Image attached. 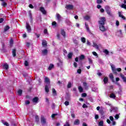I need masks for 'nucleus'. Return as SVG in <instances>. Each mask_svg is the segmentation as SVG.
Listing matches in <instances>:
<instances>
[{"mask_svg": "<svg viewBox=\"0 0 126 126\" xmlns=\"http://www.w3.org/2000/svg\"><path fill=\"white\" fill-rule=\"evenodd\" d=\"M105 22H106V18L101 17L100 21H98L99 27L100 31L105 32L106 31V28H105Z\"/></svg>", "mask_w": 126, "mask_h": 126, "instance_id": "nucleus-1", "label": "nucleus"}, {"mask_svg": "<svg viewBox=\"0 0 126 126\" xmlns=\"http://www.w3.org/2000/svg\"><path fill=\"white\" fill-rule=\"evenodd\" d=\"M105 9L106 12L109 15V16H112V12L111 11V7L107 5L105 7Z\"/></svg>", "mask_w": 126, "mask_h": 126, "instance_id": "nucleus-2", "label": "nucleus"}, {"mask_svg": "<svg viewBox=\"0 0 126 126\" xmlns=\"http://www.w3.org/2000/svg\"><path fill=\"white\" fill-rule=\"evenodd\" d=\"M26 29L29 33L31 32V27L28 22H26Z\"/></svg>", "mask_w": 126, "mask_h": 126, "instance_id": "nucleus-3", "label": "nucleus"}, {"mask_svg": "<svg viewBox=\"0 0 126 126\" xmlns=\"http://www.w3.org/2000/svg\"><path fill=\"white\" fill-rule=\"evenodd\" d=\"M74 6L71 4H67L66 5L65 8L67 9H69L70 10H72L73 9Z\"/></svg>", "mask_w": 126, "mask_h": 126, "instance_id": "nucleus-4", "label": "nucleus"}, {"mask_svg": "<svg viewBox=\"0 0 126 126\" xmlns=\"http://www.w3.org/2000/svg\"><path fill=\"white\" fill-rule=\"evenodd\" d=\"M41 123L42 126H44V125L46 124V119H45V117H44V116H42L41 117Z\"/></svg>", "mask_w": 126, "mask_h": 126, "instance_id": "nucleus-5", "label": "nucleus"}, {"mask_svg": "<svg viewBox=\"0 0 126 126\" xmlns=\"http://www.w3.org/2000/svg\"><path fill=\"white\" fill-rule=\"evenodd\" d=\"M42 45L44 48H46V47H47L48 46V43H47V41L46 40H42Z\"/></svg>", "mask_w": 126, "mask_h": 126, "instance_id": "nucleus-6", "label": "nucleus"}, {"mask_svg": "<svg viewBox=\"0 0 126 126\" xmlns=\"http://www.w3.org/2000/svg\"><path fill=\"white\" fill-rule=\"evenodd\" d=\"M40 11L43 14H47V11H46V10H45V8L44 7H40Z\"/></svg>", "mask_w": 126, "mask_h": 126, "instance_id": "nucleus-7", "label": "nucleus"}, {"mask_svg": "<svg viewBox=\"0 0 126 126\" xmlns=\"http://www.w3.org/2000/svg\"><path fill=\"white\" fill-rule=\"evenodd\" d=\"M111 69L112 70L113 73L114 74H117L118 72H117V69H116V67H115V66L111 65Z\"/></svg>", "mask_w": 126, "mask_h": 126, "instance_id": "nucleus-8", "label": "nucleus"}, {"mask_svg": "<svg viewBox=\"0 0 126 126\" xmlns=\"http://www.w3.org/2000/svg\"><path fill=\"white\" fill-rule=\"evenodd\" d=\"M61 34L63 37V38H65L66 37L65 31H64V30L63 29L61 30Z\"/></svg>", "mask_w": 126, "mask_h": 126, "instance_id": "nucleus-9", "label": "nucleus"}, {"mask_svg": "<svg viewBox=\"0 0 126 126\" xmlns=\"http://www.w3.org/2000/svg\"><path fill=\"white\" fill-rule=\"evenodd\" d=\"M12 55L14 58L16 57V49H13L12 50Z\"/></svg>", "mask_w": 126, "mask_h": 126, "instance_id": "nucleus-10", "label": "nucleus"}, {"mask_svg": "<svg viewBox=\"0 0 126 126\" xmlns=\"http://www.w3.org/2000/svg\"><path fill=\"white\" fill-rule=\"evenodd\" d=\"M118 14H119V17H121V18H122V19H123L124 20H126V17H125V16H123L122 14V12H121L120 11L118 12Z\"/></svg>", "mask_w": 126, "mask_h": 126, "instance_id": "nucleus-11", "label": "nucleus"}, {"mask_svg": "<svg viewBox=\"0 0 126 126\" xmlns=\"http://www.w3.org/2000/svg\"><path fill=\"white\" fill-rule=\"evenodd\" d=\"M80 124V121L78 119H76L74 122V126H78Z\"/></svg>", "mask_w": 126, "mask_h": 126, "instance_id": "nucleus-12", "label": "nucleus"}, {"mask_svg": "<svg viewBox=\"0 0 126 126\" xmlns=\"http://www.w3.org/2000/svg\"><path fill=\"white\" fill-rule=\"evenodd\" d=\"M109 78L112 80V82H115V80H114V75L112 73L109 74Z\"/></svg>", "mask_w": 126, "mask_h": 126, "instance_id": "nucleus-13", "label": "nucleus"}, {"mask_svg": "<svg viewBox=\"0 0 126 126\" xmlns=\"http://www.w3.org/2000/svg\"><path fill=\"white\" fill-rule=\"evenodd\" d=\"M85 25L86 26V29L87 31H88V32H90V29H89V26L88 25V24H87V23H85Z\"/></svg>", "mask_w": 126, "mask_h": 126, "instance_id": "nucleus-14", "label": "nucleus"}, {"mask_svg": "<svg viewBox=\"0 0 126 126\" xmlns=\"http://www.w3.org/2000/svg\"><path fill=\"white\" fill-rule=\"evenodd\" d=\"M124 3L125 4H122L121 5V7L122 8H124V9H126V0H124Z\"/></svg>", "mask_w": 126, "mask_h": 126, "instance_id": "nucleus-15", "label": "nucleus"}, {"mask_svg": "<svg viewBox=\"0 0 126 126\" xmlns=\"http://www.w3.org/2000/svg\"><path fill=\"white\" fill-rule=\"evenodd\" d=\"M2 67H3V68H4V69H6V70L8 69V67H9L8 64H7V63L4 64L2 65Z\"/></svg>", "mask_w": 126, "mask_h": 126, "instance_id": "nucleus-16", "label": "nucleus"}, {"mask_svg": "<svg viewBox=\"0 0 126 126\" xmlns=\"http://www.w3.org/2000/svg\"><path fill=\"white\" fill-rule=\"evenodd\" d=\"M38 100H39V98L37 97H34L32 99V102L33 103H38Z\"/></svg>", "mask_w": 126, "mask_h": 126, "instance_id": "nucleus-17", "label": "nucleus"}, {"mask_svg": "<svg viewBox=\"0 0 126 126\" xmlns=\"http://www.w3.org/2000/svg\"><path fill=\"white\" fill-rule=\"evenodd\" d=\"M108 81H109L108 77H105L103 79V82L104 84H107V83H108Z\"/></svg>", "mask_w": 126, "mask_h": 126, "instance_id": "nucleus-18", "label": "nucleus"}, {"mask_svg": "<svg viewBox=\"0 0 126 126\" xmlns=\"http://www.w3.org/2000/svg\"><path fill=\"white\" fill-rule=\"evenodd\" d=\"M45 91L46 93H49L50 90H49V86L45 85Z\"/></svg>", "mask_w": 126, "mask_h": 126, "instance_id": "nucleus-19", "label": "nucleus"}, {"mask_svg": "<svg viewBox=\"0 0 126 126\" xmlns=\"http://www.w3.org/2000/svg\"><path fill=\"white\" fill-rule=\"evenodd\" d=\"M10 28V27H9V26H6L4 28V32H6V31H8Z\"/></svg>", "mask_w": 126, "mask_h": 126, "instance_id": "nucleus-20", "label": "nucleus"}, {"mask_svg": "<svg viewBox=\"0 0 126 126\" xmlns=\"http://www.w3.org/2000/svg\"><path fill=\"white\" fill-rule=\"evenodd\" d=\"M93 46L95 47L97 50H99V46L96 43L93 42Z\"/></svg>", "mask_w": 126, "mask_h": 126, "instance_id": "nucleus-21", "label": "nucleus"}, {"mask_svg": "<svg viewBox=\"0 0 126 126\" xmlns=\"http://www.w3.org/2000/svg\"><path fill=\"white\" fill-rule=\"evenodd\" d=\"M83 85L85 88V89H88V84H87V83L86 82H83Z\"/></svg>", "mask_w": 126, "mask_h": 126, "instance_id": "nucleus-22", "label": "nucleus"}, {"mask_svg": "<svg viewBox=\"0 0 126 126\" xmlns=\"http://www.w3.org/2000/svg\"><path fill=\"white\" fill-rule=\"evenodd\" d=\"M42 53L44 55V56H46L48 54V50L44 49V50L42 51Z\"/></svg>", "mask_w": 126, "mask_h": 126, "instance_id": "nucleus-23", "label": "nucleus"}, {"mask_svg": "<svg viewBox=\"0 0 126 126\" xmlns=\"http://www.w3.org/2000/svg\"><path fill=\"white\" fill-rule=\"evenodd\" d=\"M57 18L58 21H61L62 16H61V15H60V14L57 13Z\"/></svg>", "mask_w": 126, "mask_h": 126, "instance_id": "nucleus-24", "label": "nucleus"}, {"mask_svg": "<svg viewBox=\"0 0 126 126\" xmlns=\"http://www.w3.org/2000/svg\"><path fill=\"white\" fill-rule=\"evenodd\" d=\"M73 54L71 52H70L68 55H67V57L68 59H72V56H73Z\"/></svg>", "mask_w": 126, "mask_h": 126, "instance_id": "nucleus-25", "label": "nucleus"}, {"mask_svg": "<svg viewBox=\"0 0 126 126\" xmlns=\"http://www.w3.org/2000/svg\"><path fill=\"white\" fill-rule=\"evenodd\" d=\"M52 92H53V96H57V91H56V89L53 88Z\"/></svg>", "mask_w": 126, "mask_h": 126, "instance_id": "nucleus-26", "label": "nucleus"}, {"mask_svg": "<svg viewBox=\"0 0 126 126\" xmlns=\"http://www.w3.org/2000/svg\"><path fill=\"white\" fill-rule=\"evenodd\" d=\"M45 82L46 83H48L49 85H50V79L48 77H46L45 78Z\"/></svg>", "mask_w": 126, "mask_h": 126, "instance_id": "nucleus-27", "label": "nucleus"}, {"mask_svg": "<svg viewBox=\"0 0 126 126\" xmlns=\"http://www.w3.org/2000/svg\"><path fill=\"white\" fill-rule=\"evenodd\" d=\"M71 118H73V119L75 118V114H74V111L73 110L71 111Z\"/></svg>", "mask_w": 126, "mask_h": 126, "instance_id": "nucleus-28", "label": "nucleus"}, {"mask_svg": "<svg viewBox=\"0 0 126 126\" xmlns=\"http://www.w3.org/2000/svg\"><path fill=\"white\" fill-rule=\"evenodd\" d=\"M17 93L18 95H19V96H21V95H22V90L21 89L18 90V91H17Z\"/></svg>", "mask_w": 126, "mask_h": 126, "instance_id": "nucleus-29", "label": "nucleus"}, {"mask_svg": "<svg viewBox=\"0 0 126 126\" xmlns=\"http://www.w3.org/2000/svg\"><path fill=\"white\" fill-rule=\"evenodd\" d=\"M79 59L80 61H82L83 60H84L85 59V56H84V55H81L79 57Z\"/></svg>", "mask_w": 126, "mask_h": 126, "instance_id": "nucleus-30", "label": "nucleus"}, {"mask_svg": "<svg viewBox=\"0 0 126 126\" xmlns=\"http://www.w3.org/2000/svg\"><path fill=\"white\" fill-rule=\"evenodd\" d=\"M78 90L80 93H82V92H83V88H82V87L81 86L78 87Z\"/></svg>", "mask_w": 126, "mask_h": 126, "instance_id": "nucleus-31", "label": "nucleus"}, {"mask_svg": "<svg viewBox=\"0 0 126 126\" xmlns=\"http://www.w3.org/2000/svg\"><path fill=\"white\" fill-rule=\"evenodd\" d=\"M98 126H104V121H100L98 123Z\"/></svg>", "mask_w": 126, "mask_h": 126, "instance_id": "nucleus-32", "label": "nucleus"}, {"mask_svg": "<svg viewBox=\"0 0 126 126\" xmlns=\"http://www.w3.org/2000/svg\"><path fill=\"white\" fill-rule=\"evenodd\" d=\"M1 4V5H2V6H4V7H5V6H7V3H6V2L3 1H2Z\"/></svg>", "mask_w": 126, "mask_h": 126, "instance_id": "nucleus-33", "label": "nucleus"}, {"mask_svg": "<svg viewBox=\"0 0 126 126\" xmlns=\"http://www.w3.org/2000/svg\"><path fill=\"white\" fill-rule=\"evenodd\" d=\"M110 98H112L113 99H115L116 98V95L115 94H111L110 95Z\"/></svg>", "mask_w": 126, "mask_h": 126, "instance_id": "nucleus-34", "label": "nucleus"}, {"mask_svg": "<svg viewBox=\"0 0 126 126\" xmlns=\"http://www.w3.org/2000/svg\"><path fill=\"white\" fill-rule=\"evenodd\" d=\"M53 67H54V65L51 63L48 67L49 70H51L52 68H53Z\"/></svg>", "mask_w": 126, "mask_h": 126, "instance_id": "nucleus-35", "label": "nucleus"}, {"mask_svg": "<svg viewBox=\"0 0 126 126\" xmlns=\"http://www.w3.org/2000/svg\"><path fill=\"white\" fill-rule=\"evenodd\" d=\"M88 61L90 64H92L93 63V60L91 59V58H88Z\"/></svg>", "mask_w": 126, "mask_h": 126, "instance_id": "nucleus-36", "label": "nucleus"}, {"mask_svg": "<svg viewBox=\"0 0 126 126\" xmlns=\"http://www.w3.org/2000/svg\"><path fill=\"white\" fill-rule=\"evenodd\" d=\"M103 52L106 55H109V51H108L107 49H104Z\"/></svg>", "mask_w": 126, "mask_h": 126, "instance_id": "nucleus-37", "label": "nucleus"}, {"mask_svg": "<svg viewBox=\"0 0 126 126\" xmlns=\"http://www.w3.org/2000/svg\"><path fill=\"white\" fill-rule=\"evenodd\" d=\"M35 119L36 123H39V116L38 115L35 116Z\"/></svg>", "mask_w": 126, "mask_h": 126, "instance_id": "nucleus-38", "label": "nucleus"}, {"mask_svg": "<svg viewBox=\"0 0 126 126\" xmlns=\"http://www.w3.org/2000/svg\"><path fill=\"white\" fill-rule=\"evenodd\" d=\"M81 40L82 43H86V39L85 37H82Z\"/></svg>", "mask_w": 126, "mask_h": 126, "instance_id": "nucleus-39", "label": "nucleus"}, {"mask_svg": "<svg viewBox=\"0 0 126 126\" xmlns=\"http://www.w3.org/2000/svg\"><path fill=\"white\" fill-rule=\"evenodd\" d=\"M102 2H103L102 0H96V3H97V4H100L102 3Z\"/></svg>", "mask_w": 126, "mask_h": 126, "instance_id": "nucleus-40", "label": "nucleus"}, {"mask_svg": "<svg viewBox=\"0 0 126 126\" xmlns=\"http://www.w3.org/2000/svg\"><path fill=\"white\" fill-rule=\"evenodd\" d=\"M99 112V114H100L101 116H103V115H104V110H103V109H100Z\"/></svg>", "mask_w": 126, "mask_h": 126, "instance_id": "nucleus-41", "label": "nucleus"}, {"mask_svg": "<svg viewBox=\"0 0 126 126\" xmlns=\"http://www.w3.org/2000/svg\"><path fill=\"white\" fill-rule=\"evenodd\" d=\"M67 87V88H70V87H71V82H68Z\"/></svg>", "mask_w": 126, "mask_h": 126, "instance_id": "nucleus-42", "label": "nucleus"}, {"mask_svg": "<svg viewBox=\"0 0 126 126\" xmlns=\"http://www.w3.org/2000/svg\"><path fill=\"white\" fill-rule=\"evenodd\" d=\"M52 26H55V27H57V22L56 21L53 22L52 23Z\"/></svg>", "mask_w": 126, "mask_h": 126, "instance_id": "nucleus-43", "label": "nucleus"}, {"mask_svg": "<svg viewBox=\"0 0 126 126\" xmlns=\"http://www.w3.org/2000/svg\"><path fill=\"white\" fill-rule=\"evenodd\" d=\"M25 66H28V65H29V63L28 62V61H25Z\"/></svg>", "mask_w": 126, "mask_h": 126, "instance_id": "nucleus-44", "label": "nucleus"}, {"mask_svg": "<svg viewBox=\"0 0 126 126\" xmlns=\"http://www.w3.org/2000/svg\"><path fill=\"white\" fill-rule=\"evenodd\" d=\"M1 47L2 50H4V47H5V45H4V43L3 42H1Z\"/></svg>", "mask_w": 126, "mask_h": 126, "instance_id": "nucleus-45", "label": "nucleus"}, {"mask_svg": "<svg viewBox=\"0 0 126 126\" xmlns=\"http://www.w3.org/2000/svg\"><path fill=\"white\" fill-rule=\"evenodd\" d=\"M84 19H86V20H89V19H90V17L87 15L84 17Z\"/></svg>", "mask_w": 126, "mask_h": 126, "instance_id": "nucleus-46", "label": "nucleus"}, {"mask_svg": "<svg viewBox=\"0 0 126 126\" xmlns=\"http://www.w3.org/2000/svg\"><path fill=\"white\" fill-rule=\"evenodd\" d=\"M58 114L57 113H56V114H53L52 115H51V117L54 119L55 118V117H56V116H58Z\"/></svg>", "mask_w": 126, "mask_h": 126, "instance_id": "nucleus-47", "label": "nucleus"}, {"mask_svg": "<svg viewBox=\"0 0 126 126\" xmlns=\"http://www.w3.org/2000/svg\"><path fill=\"white\" fill-rule=\"evenodd\" d=\"M63 126H70V125L68 122H66V123L63 125Z\"/></svg>", "mask_w": 126, "mask_h": 126, "instance_id": "nucleus-48", "label": "nucleus"}, {"mask_svg": "<svg viewBox=\"0 0 126 126\" xmlns=\"http://www.w3.org/2000/svg\"><path fill=\"white\" fill-rule=\"evenodd\" d=\"M64 105H65L66 106H68V105H69V102L67 101H65Z\"/></svg>", "mask_w": 126, "mask_h": 126, "instance_id": "nucleus-49", "label": "nucleus"}, {"mask_svg": "<svg viewBox=\"0 0 126 126\" xmlns=\"http://www.w3.org/2000/svg\"><path fill=\"white\" fill-rule=\"evenodd\" d=\"M30 46H31V44L29 42H27L26 46L28 47V48H29Z\"/></svg>", "mask_w": 126, "mask_h": 126, "instance_id": "nucleus-50", "label": "nucleus"}, {"mask_svg": "<svg viewBox=\"0 0 126 126\" xmlns=\"http://www.w3.org/2000/svg\"><path fill=\"white\" fill-rule=\"evenodd\" d=\"M3 125L6 126H9V124L7 122L4 123Z\"/></svg>", "mask_w": 126, "mask_h": 126, "instance_id": "nucleus-51", "label": "nucleus"}, {"mask_svg": "<svg viewBox=\"0 0 126 126\" xmlns=\"http://www.w3.org/2000/svg\"><path fill=\"white\" fill-rule=\"evenodd\" d=\"M87 96V94L86 93H83L82 94V97H86Z\"/></svg>", "mask_w": 126, "mask_h": 126, "instance_id": "nucleus-52", "label": "nucleus"}, {"mask_svg": "<svg viewBox=\"0 0 126 126\" xmlns=\"http://www.w3.org/2000/svg\"><path fill=\"white\" fill-rule=\"evenodd\" d=\"M83 108H88V106L85 103H84L83 104Z\"/></svg>", "mask_w": 126, "mask_h": 126, "instance_id": "nucleus-53", "label": "nucleus"}, {"mask_svg": "<svg viewBox=\"0 0 126 126\" xmlns=\"http://www.w3.org/2000/svg\"><path fill=\"white\" fill-rule=\"evenodd\" d=\"M93 55H94V56H95V57H97V56H98V54H97V53H96V52H93Z\"/></svg>", "mask_w": 126, "mask_h": 126, "instance_id": "nucleus-54", "label": "nucleus"}, {"mask_svg": "<svg viewBox=\"0 0 126 126\" xmlns=\"http://www.w3.org/2000/svg\"><path fill=\"white\" fill-rule=\"evenodd\" d=\"M115 118L116 119V120H118V119L120 118V116L118 114H116L115 116Z\"/></svg>", "mask_w": 126, "mask_h": 126, "instance_id": "nucleus-55", "label": "nucleus"}, {"mask_svg": "<svg viewBox=\"0 0 126 126\" xmlns=\"http://www.w3.org/2000/svg\"><path fill=\"white\" fill-rule=\"evenodd\" d=\"M57 36L58 40H60L61 39V34H60V33H58L57 34Z\"/></svg>", "mask_w": 126, "mask_h": 126, "instance_id": "nucleus-56", "label": "nucleus"}, {"mask_svg": "<svg viewBox=\"0 0 126 126\" xmlns=\"http://www.w3.org/2000/svg\"><path fill=\"white\" fill-rule=\"evenodd\" d=\"M109 119L112 122L114 121V117L113 116H110Z\"/></svg>", "mask_w": 126, "mask_h": 126, "instance_id": "nucleus-57", "label": "nucleus"}, {"mask_svg": "<svg viewBox=\"0 0 126 126\" xmlns=\"http://www.w3.org/2000/svg\"><path fill=\"white\" fill-rule=\"evenodd\" d=\"M73 65L74 67L75 68L77 67V63H76V62H74Z\"/></svg>", "mask_w": 126, "mask_h": 126, "instance_id": "nucleus-58", "label": "nucleus"}, {"mask_svg": "<svg viewBox=\"0 0 126 126\" xmlns=\"http://www.w3.org/2000/svg\"><path fill=\"white\" fill-rule=\"evenodd\" d=\"M77 73H79V74H80V73H81V69H78L77 71Z\"/></svg>", "mask_w": 126, "mask_h": 126, "instance_id": "nucleus-59", "label": "nucleus"}, {"mask_svg": "<svg viewBox=\"0 0 126 126\" xmlns=\"http://www.w3.org/2000/svg\"><path fill=\"white\" fill-rule=\"evenodd\" d=\"M73 43H74V44H78V43L77 42V40H76V39H73Z\"/></svg>", "mask_w": 126, "mask_h": 126, "instance_id": "nucleus-60", "label": "nucleus"}, {"mask_svg": "<svg viewBox=\"0 0 126 126\" xmlns=\"http://www.w3.org/2000/svg\"><path fill=\"white\" fill-rule=\"evenodd\" d=\"M3 20H4V19L2 18H0V23H2L3 22Z\"/></svg>", "mask_w": 126, "mask_h": 126, "instance_id": "nucleus-61", "label": "nucleus"}, {"mask_svg": "<svg viewBox=\"0 0 126 126\" xmlns=\"http://www.w3.org/2000/svg\"><path fill=\"white\" fill-rule=\"evenodd\" d=\"M116 26H119L120 25V22H119V21H116Z\"/></svg>", "mask_w": 126, "mask_h": 126, "instance_id": "nucleus-62", "label": "nucleus"}, {"mask_svg": "<svg viewBox=\"0 0 126 126\" xmlns=\"http://www.w3.org/2000/svg\"><path fill=\"white\" fill-rule=\"evenodd\" d=\"M10 44L13 45V39H11L10 41Z\"/></svg>", "mask_w": 126, "mask_h": 126, "instance_id": "nucleus-63", "label": "nucleus"}, {"mask_svg": "<svg viewBox=\"0 0 126 126\" xmlns=\"http://www.w3.org/2000/svg\"><path fill=\"white\" fill-rule=\"evenodd\" d=\"M11 126H16V123H11Z\"/></svg>", "mask_w": 126, "mask_h": 126, "instance_id": "nucleus-64", "label": "nucleus"}]
</instances>
